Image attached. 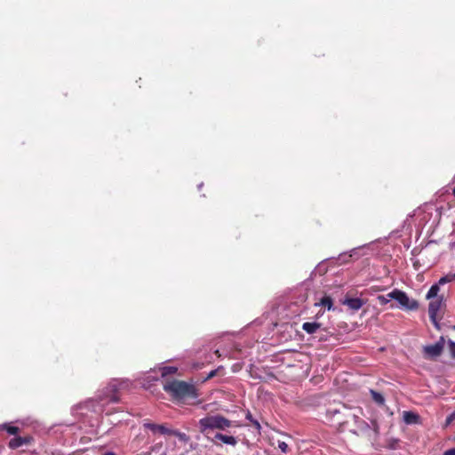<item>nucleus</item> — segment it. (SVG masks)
Returning <instances> with one entry per match:
<instances>
[{"label": "nucleus", "instance_id": "obj_10", "mask_svg": "<svg viewBox=\"0 0 455 455\" xmlns=\"http://www.w3.org/2000/svg\"><path fill=\"white\" fill-rule=\"evenodd\" d=\"M215 438L221 441L222 443H227V444H229V445H235L236 444V440L234 436H231V435H222V434H217L215 435Z\"/></svg>", "mask_w": 455, "mask_h": 455}, {"label": "nucleus", "instance_id": "obj_9", "mask_svg": "<svg viewBox=\"0 0 455 455\" xmlns=\"http://www.w3.org/2000/svg\"><path fill=\"white\" fill-rule=\"evenodd\" d=\"M440 285L441 284H439V282H438L437 283H435L430 287L429 291H427V293L426 295L427 299L440 298V296H438V292L440 291Z\"/></svg>", "mask_w": 455, "mask_h": 455}, {"label": "nucleus", "instance_id": "obj_15", "mask_svg": "<svg viewBox=\"0 0 455 455\" xmlns=\"http://www.w3.org/2000/svg\"><path fill=\"white\" fill-rule=\"evenodd\" d=\"M160 371H161L162 376L165 377L169 374H174L178 371V368L175 366H164V367H161Z\"/></svg>", "mask_w": 455, "mask_h": 455}, {"label": "nucleus", "instance_id": "obj_23", "mask_svg": "<svg viewBox=\"0 0 455 455\" xmlns=\"http://www.w3.org/2000/svg\"><path fill=\"white\" fill-rule=\"evenodd\" d=\"M4 427L7 430V432L11 435H15L18 432V427H16L8 426V427Z\"/></svg>", "mask_w": 455, "mask_h": 455}, {"label": "nucleus", "instance_id": "obj_20", "mask_svg": "<svg viewBox=\"0 0 455 455\" xmlns=\"http://www.w3.org/2000/svg\"><path fill=\"white\" fill-rule=\"evenodd\" d=\"M108 389H110V391H111L112 393H114L116 390H117V389H118V387H117V385H116V383H113V384H111V385L108 387ZM108 395L109 396V400H110V401H112V402H116V401H117V397L116 396V395H115V394H111V395Z\"/></svg>", "mask_w": 455, "mask_h": 455}, {"label": "nucleus", "instance_id": "obj_29", "mask_svg": "<svg viewBox=\"0 0 455 455\" xmlns=\"http://www.w3.org/2000/svg\"><path fill=\"white\" fill-rule=\"evenodd\" d=\"M454 328H455V326H454Z\"/></svg>", "mask_w": 455, "mask_h": 455}, {"label": "nucleus", "instance_id": "obj_4", "mask_svg": "<svg viewBox=\"0 0 455 455\" xmlns=\"http://www.w3.org/2000/svg\"><path fill=\"white\" fill-rule=\"evenodd\" d=\"M429 307H428V314L432 322L436 324L438 313L440 312L442 307L443 306V297L440 296V298H435L429 299Z\"/></svg>", "mask_w": 455, "mask_h": 455}, {"label": "nucleus", "instance_id": "obj_7", "mask_svg": "<svg viewBox=\"0 0 455 455\" xmlns=\"http://www.w3.org/2000/svg\"><path fill=\"white\" fill-rule=\"evenodd\" d=\"M32 441V437L26 436V437H14L12 438L10 443L9 446L12 449H16L18 447L22 446L23 444H28Z\"/></svg>", "mask_w": 455, "mask_h": 455}, {"label": "nucleus", "instance_id": "obj_6", "mask_svg": "<svg viewBox=\"0 0 455 455\" xmlns=\"http://www.w3.org/2000/svg\"><path fill=\"white\" fill-rule=\"evenodd\" d=\"M144 427L150 429L153 433H161L163 435H169L171 433V429L167 428L164 425H156L148 422L144 423Z\"/></svg>", "mask_w": 455, "mask_h": 455}, {"label": "nucleus", "instance_id": "obj_26", "mask_svg": "<svg viewBox=\"0 0 455 455\" xmlns=\"http://www.w3.org/2000/svg\"><path fill=\"white\" fill-rule=\"evenodd\" d=\"M443 455H455V449L446 451Z\"/></svg>", "mask_w": 455, "mask_h": 455}, {"label": "nucleus", "instance_id": "obj_8", "mask_svg": "<svg viewBox=\"0 0 455 455\" xmlns=\"http://www.w3.org/2000/svg\"><path fill=\"white\" fill-rule=\"evenodd\" d=\"M343 304L347 306L350 309L356 311V310H359L363 307V301L358 298L346 299L343 301Z\"/></svg>", "mask_w": 455, "mask_h": 455}, {"label": "nucleus", "instance_id": "obj_22", "mask_svg": "<svg viewBox=\"0 0 455 455\" xmlns=\"http://www.w3.org/2000/svg\"><path fill=\"white\" fill-rule=\"evenodd\" d=\"M455 420V411L453 412H451L447 418H446V420H445V427H448L449 425H451L453 421Z\"/></svg>", "mask_w": 455, "mask_h": 455}, {"label": "nucleus", "instance_id": "obj_3", "mask_svg": "<svg viewBox=\"0 0 455 455\" xmlns=\"http://www.w3.org/2000/svg\"><path fill=\"white\" fill-rule=\"evenodd\" d=\"M392 297L399 304V307L406 310H415L418 308V302L407 296V294L400 290L395 289L392 291Z\"/></svg>", "mask_w": 455, "mask_h": 455}, {"label": "nucleus", "instance_id": "obj_19", "mask_svg": "<svg viewBox=\"0 0 455 455\" xmlns=\"http://www.w3.org/2000/svg\"><path fill=\"white\" fill-rule=\"evenodd\" d=\"M371 397L372 399L379 404H383L384 403V397L381 394L378 393V392H375L373 390H371Z\"/></svg>", "mask_w": 455, "mask_h": 455}, {"label": "nucleus", "instance_id": "obj_16", "mask_svg": "<svg viewBox=\"0 0 455 455\" xmlns=\"http://www.w3.org/2000/svg\"><path fill=\"white\" fill-rule=\"evenodd\" d=\"M169 435H173L177 436L179 438L180 442L184 443L185 444L189 441V438L186 434L180 433L176 430H171V433Z\"/></svg>", "mask_w": 455, "mask_h": 455}, {"label": "nucleus", "instance_id": "obj_17", "mask_svg": "<svg viewBox=\"0 0 455 455\" xmlns=\"http://www.w3.org/2000/svg\"><path fill=\"white\" fill-rule=\"evenodd\" d=\"M389 296H393L392 295V291H390L389 293H387L386 295H379V296H378L377 299L379 300L380 305H386L391 299H394L393 297H389Z\"/></svg>", "mask_w": 455, "mask_h": 455}, {"label": "nucleus", "instance_id": "obj_5", "mask_svg": "<svg viewBox=\"0 0 455 455\" xmlns=\"http://www.w3.org/2000/svg\"><path fill=\"white\" fill-rule=\"evenodd\" d=\"M443 348V339H442L439 342H437L434 345L426 347L425 352L428 355L434 357V356L439 355L441 354Z\"/></svg>", "mask_w": 455, "mask_h": 455}, {"label": "nucleus", "instance_id": "obj_2", "mask_svg": "<svg viewBox=\"0 0 455 455\" xmlns=\"http://www.w3.org/2000/svg\"><path fill=\"white\" fill-rule=\"evenodd\" d=\"M200 429L205 433L210 429H225L230 427V421L222 416H209L200 419Z\"/></svg>", "mask_w": 455, "mask_h": 455}, {"label": "nucleus", "instance_id": "obj_12", "mask_svg": "<svg viewBox=\"0 0 455 455\" xmlns=\"http://www.w3.org/2000/svg\"><path fill=\"white\" fill-rule=\"evenodd\" d=\"M403 418L407 424L417 423L419 419V416L411 411H403Z\"/></svg>", "mask_w": 455, "mask_h": 455}, {"label": "nucleus", "instance_id": "obj_18", "mask_svg": "<svg viewBox=\"0 0 455 455\" xmlns=\"http://www.w3.org/2000/svg\"><path fill=\"white\" fill-rule=\"evenodd\" d=\"M453 281H455V275H453V273H449L439 279V284L443 285L447 283H451Z\"/></svg>", "mask_w": 455, "mask_h": 455}, {"label": "nucleus", "instance_id": "obj_13", "mask_svg": "<svg viewBox=\"0 0 455 455\" xmlns=\"http://www.w3.org/2000/svg\"><path fill=\"white\" fill-rule=\"evenodd\" d=\"M315 306H323L327 307L328 310H333L332 299L329 296H325L318 303H315Z\"/></svg>", "mask_w": 455, "mask_h": 455}, {"label": "nucleus", "instance_id": "obj_25", "mask_svg": "<svg viewBox=\"0 0 455 455\" xmlns=\"http://www.w3.org/2000/svg\"><path fill=\"white\" fill-rule=\"evenodd\" d=\"M219 371V370L212 371L208 374V376H207L206 379H212V377H214V376L217 374V371Z\"/></svg>", "mask_w": 455, "mask_h": 455}, {"label": "nucleus", "instance_id": "obj_24", "mask_svg": "<svg viewBox=\"0 0 455 455\" xmlns=\"http://www.w3.org/2000/svg\"><path fill=\"white\" fill-rule=\"evenodd\" d=\"M278 447L284 453L288 451V445L284 442H279Z\"/></svg>", "mask_w": 455, "mask_h": 455}, {"label": "nucleus", "instance_id": "obj_27", "mask_svg": "<svg viewBox=\"0 0 455 455\" xmlns=\"http://www.w3.org/2000/svg\"><path fill=\"white\" fill-rule=\"evenodd\" d=\"M106 455H115V454H114V453L109 452V453H106Z\"/></svg>", "mask_w": 455, "mask_h": 455}, {"label": "nucleus", "instance_id": "obj_1", "mask_svg": "<svg viewBox=\"0 0 455 455\" xmlns=\"http://www.w3.org/2000/svg\"><path fill=\"white\" fill-rule=\"evenodd\" d=\"M164 389L176 398L195 395L194 387L185 381L172 380L166 382L164 386Z\"/></svg>", "mask_w": 455, "mask_h": 455}, {"label": "nucleus", "instance_id": "obj_28", "mask_svg": "<svg viewBox=\"0 0 455 455\" xmlns=\"http://www.w3.org/2000/svg\"><path fill=\"white\" fill-rule=\"evenodd\" d=\"M180 455H185L184 453L180 454Z\"/></svg>", "mask_w": 455, "mask_h": 455}, {"label": "nucleus", "instance_id": "obj_14", "mask_svg": "<svg viewBox=\"0 0 455 455\" xmlns=\"http://www.w3.org/2000/svg\"><path fill=\"white\" fill-rule=\"evenodd\" d=\"M355 423L357 425V428L359 431L363 432L368 429V424L361 419L358 415H354Z\"/></svg>", "mask_w": 455, "mask_h": 455}, {"label": "nucleus", "instance_id": "obj_11", "mask_svg": "<svg viewBox=\"0 0 455 455\" xmlns=\"http://www.w3.org/2000/svg\"><path fill=\"white\" fill-rule=\"evenodd\" d=\"M320 326L321 325L318 323H304L302 325V329L306 332L313 334L320 328Z\"/></svg>", "mask_w": 455, "mask_h": 455}, {"label": "nucleus", "instance_id": "obj_21", "mask_svg": "<svg viewBox=\"0 0 455 455\" xmlns=\"http://www.w3.org/2000/svg\"><path fill=\"white\" fill-rule=\"evenodd\" d=\"M448 349L451 355L455 358V342L452 340L448 341Z\"/></svg>", "mask_w": 455, "mask_h": 455}]
</instances>
